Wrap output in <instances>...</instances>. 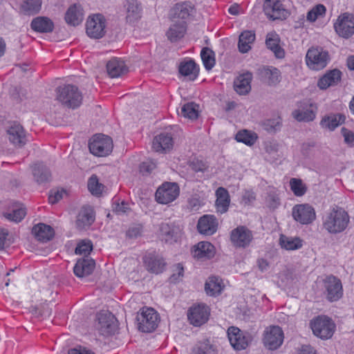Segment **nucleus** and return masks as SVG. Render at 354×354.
<instances>
[{
  "label": "nucleus",
  "mask_w": 354,
  "mask_h": 354,
  "mask_svg": "<svg viewBox=\"0 0 354 354\" xmlns=\"http://www.w3.org/2000/svg\"><path fill=\"white\" fill-rule=\"evenodd\" d=\"M349 223L348 212L339 206L333 207L323 219L324 227L331 234L343 232Z\"/></svg>",
  "instance_id": "obj_1"
},
{
  "label": "nucleus",
  "mask_w": 354,
  "mask_h": 354,
  "mask_svg": "<svg viewBox=\"0 0 354 354\" xmlns=\"http://www.w3.org/2000/svg\"><path fill=\"white\" fill-rule=\"evenodd\" d=\"M57 100L68 108L75 109L82 104V95L73 84H65L57 88Z\"/></svg>",
  "instance_id": "obj_2"
},
{
  "label": "nucleus",
  "mask_w": 354,
  "mask_h": 354,
  "mask_svg": "<svg viewBox=\"0 0 354 354\" xmlns=\"http://www.w3.org/2000/svg\"><path fill=\"white\" fill-rule=\"evenodd\" d=\"M330 60L328 52L322 47L310 48L306 55L307 66L312 70L319 71L324 68Z\"/></svg>",
  "instance_id": "obj_3"
},
{
  "label": "nucleus",
  "mask_w": 354,
  "mask_h": 354,
  "mask_svg": "<svg viewBox=\"0 0 354 354\" xmlns=\"http://www.w3.org/2000/svg\"><path fill=\"white\" fill-rule=\"evenodd\" d=\"M112 138L104 134H95L90 140L88 148L90 152L95 156L104 157L113 150Z\"/></svg>",
  "instance_id": "obj_4"
},
{
  "label": "nucleus",
  "mask_w": 354,
  "mask_h": 354,
  "mask_svg": "<svg viewBox=\"0 0 354 354\" xmlns=\"http://www.w3.org/2000/svg\"><path fill=\"white\" fill-rule=\"evenodd\" d=\"M138 329L143 333H151L158 326L160 318L157 312L151 308H142L136 317Z\"/></svg>",
  "instance_id": "obj_5"
},
{
  "label": "nucleus",
  "mask_w": 354,
  "mask_h": 354,
  "mask_svg": "<svg viewBox=\"0 0 354 354\" xmlns=\"http://www.w3.org/2000/svg\"><path fill=\"white\" fill-rule=\"evenodd\" d=\"M310 324L314 335L324 339L330 338L335 330L334 322L326 316L317 317Z\"/></svg>",
  "instance_id": "obj_6"
},
{
  "label": "nucleus",
  "mask_w": 354,
  "mask_h": 354,
  "mask_svg": "<svg viewBox=\"0 0 354 354\" xmlns=\"http://www.w3.org/2000/svg\"><path fill=\"white\" fill-rule=\"evenodd\" d=\"M334 29L340 37H351L354 35V15L348 12L339 15L334 23Z\"/></svg>",
  "instance_id": "obj_7"
},
{
  "label": "nucleus",
  "mask_w": 354,
  "mask_h": 354,
  "mask_svg": "<svg viewBox=\"0 0 354 354\" xmlns=\"http://www.w3.org/2000/svg\"><path fill=\"white\" fill-rule=\"evenodd\" d=\"M283 332L278 326L267 327L263 332V343L266 348L274 351L279 348L283 344Z\"/></svg>",
  "instance_id": "obj_8"
},
{
  "label": "nucleus",
  "mask_w": 354,
  "mask_h": 354,
  "mask_svg": "<svg viewBox=\"0 0 354 354\" xmlns=\"http://www.w3.org/2000/svg\"><path fill=\"white\" fill-rule=\"evenodd\" d=\"M324 293L330 302L339 300L343 295L341 281L335 276L329 275L323 279Z\"/></svg>",
  "instance_id": "obj_9"
},
{
  "label": "nucleus",
  "mask_w": 354,
  "mask_h": 354,
  "mask_svg": "<svg viewBox=\"0 0 354 354\" xmlns=\"http://www.w3.org/2000/svg\"><path fill=\"white\" fill-rule=\"evenodd\" d=\"M106 19L101 14L89 17L86 24V32L91 38L100 39L105 35Z\"/></svg>",
  "instance_id": "obj_10"
},
{
  "label": "nucleus",
  "mask_w": 354,
  "mask_h": 354,
  "mask_svg": "<svg viewBox=\"0 0 354 354\" xmlns=\"http://www.w3.org/2000/svg\"><path fill=\"white\" fill-rule=\"evenodd\" d=\"M195 13L196 9L192 1L178 3V38L185 34L187 24L192 19Z\"/></svg>",
  "instance_id": "obj_11"
},
{
  "label": "nucleus",
  "mask_w": 354,
  "mask_h": 354,
  "mask_svg": "<svg viewBox=\"0 0 354 354\" xmlns=\"http://www.w3.org/2000/svg\"><path fill=\"white\" fill-rule=\"evenodd\" d=\"M227 336L230 344L237 351L245 349L252 341V337L248 333L242 332L234 326H231L227 329Z\"/></svg>",
  "instance_id": "obj_12"
},
{
  "label": "nucleus",
  "mask_w": 354,
  "mask_h": 354,
  "mask_svg": "<svg viewBox=\"0 0 354 354\" xmlns=\"http://www.w3.org/2000/svg\"><path fill=\"white\" fill-rule=\"evenodd\" d=\"M253 239L252 232L246 227L240 225L230 232V241L235 248H245Z\"/></svg>",
  "instance_id": "obj_13"
},
{
  "label": "nucleus",
  "mask_w": 354,
  "mask_h": 354,
  "mask_svg": "<svg viewBox=\"0 0 354 354\" xmlns=\"http://www.w3.org/2000/svg\"><path fill=\"white\" fill-rule=\"evenodd\" d=\"M295 221L302 225L311 223L316 218L315 209L309 204L295 205L292 209Z\"/></svg>",
  "instance_id": "obj_14"
},
{
  "label": "nucleus",
  "mask_w": 354,
  "mask_h": 354,
  "mask_svg": "<svg viewBox=\"0 0 354 354\" xmlns=\"http://www.w3.org/2000/svg\"><path fill=\"white\" fill-rule=\"evenodd\" d=\"M210 315L207 306L198 304L191 307L187 312V317L189 323L194 326H201L205 324Z\"/></svg>",
  "instance_id": "obj_15"
},
{
  "label": "nucleus",
  "mask_w": 354,
  "mask_h": 354,
  "mask_svg": "<svg viewBox=\"0 0 354 354\" xmlns=\"http://www.w3.org/2000/svg\"><path fill=\"white\" fill-rule=\"evenodd\" d=\"M177 198V183L165 182L156 190V201L160 204H168Z\"/></svg>",
  "instance_id": "obj_16"
},
{
  "label": "nucleus",
  "mask_w": 354,
  "mask_h": 354,
  "mask_svg": "<svg viewBox=\"0 0 354 354\" xmlns=\"http://www.w3.org/2000/svg\"><path fill=\"white\" fill-rule=\"evenodd\" d=\"M263 10L267 17L273 20L286 19L289 14L282 0H266Z\"/></svg>",
  "instance_id": "obj_17"
},
{
  "label": "nucleus",
  "mask_w": 354,
  "mask_h": 354,
  "mask_svg": "<svg viewBox=\"0 0 354 354\" xmlns=\"http://www.w3.org/2000/svg\"><path fill=\"white\" fill-rule=\"evenodd\" d=\"M316 113L317 107L313 104L301 103L292 115L298 122H308L315 120Z\"/></svg>",
  "instance_id": "obj_18"
},
{
  "label": "nucleus",
  "mask_w": 354,
  "mask_h": 354,
  "mask_svg": "<svg viewBox=\"0 0 354 354\" xmlns=\"http://www.w3.org/2000/svg\"><path fill=\"white\" fill-rule=\"evenodd\" d=\"M98 330L104 335L113 333L116 328L114 316L108 312H102L97 315Z\"/></svg>",
  "instance_id": "obj_19"
},
{
  "label": "nucleus",
  "mask_w": 354,
  "mask_h": 354,
  "mask_svg": "<svg viewBox=\"0 0 354 354\" xmlns=\"http://www.w3.org/2000/svg\"><path fill=\"white\" fill-rule=\"evenodd\" d=\"M174 141L168 133H161L154 137L152 142V149L156 152L166 153L172 149Z\"/></svg>",
  "instance_id": "obj_20"
},
{
  "label": "nucleus",
  "mask_w": 354,
  "mask_h": 354,
  "mask_svg": "<svg viewBox=\"0 0 354 354\" xmlns=\"http://www.w3.org/2000/svg\"><path fill=\"white\" fill-rule=\"evenodd\" d=\"M32 174L37 184L48 183L52 179L50 169L42 162H38L31 165Z\"/></svg>",
  "instance_id": "obj_21"
},
{
  "label": "nucleus",
  "mask_w": 354,
  "mask_h": 354,
  "mask_svg": "<svg viewBox=\"0 0 354 354\" xmlns=\"http://www.w3.org/2000/svg\"><path fill=\"white\" fill-rule=\"evenodd\" d=\"M143 261L147 270L150 272L159 274L165 269L164 259L155 252L147 254L143 257Z\"/></svg>",
  "instance_id": "obj_22"
},
{
  "label": "nucleus",
  "mask_w": 354,
  "mask_h": 354,
  "mask_svg": "<svg viewBox=\"0 0 354 354\" xmlns=\"http://www.w3.org/2000/svg\"><path fill=\"white\" fill-rule=\"evenodd\" d=\"M218 222L214 215H204L198 221V232L205 235H212L217 230Z\"/></svg>",
  "instance_id": "obj_23"
},
{
  "label": "nucleus",
  "mask_w": 354,
  "mask_h": 354,
  "mask_svg": "<svg viewBox=\"0 0 354 354\" xmlns=\"http://www.w3.org/2000/svg\"><path fill=\"white\" fill-rule=\"evenodd\" d=\"M199 70V66L192 59L182 61L178 65V73L190 81H194L197 78Z\"/></svg>",
  "instance_id": "obj_24"
},
{
  "label": "nucleus",
  "mask_w": 354,
  "mask_h": 354,
  "mask_svg": "<svg viewBox=\"0 0 354 354\" xmlns=\"http://www.w3.org/2000/svg\"><path fill=\"white\" fill-rule=\"evenodd\" d=\"M95 266L93 259L89 258H82L77 260L74 268L73 272L75 276L80 278L90 275Z\"/></svg>",
  "instance_id": "obj_25"
},
{
  "label": "nucleus",
  "mask_w": 354,
  "mask_h": 354,
  "mask_svg": "<svg viewBox=\"0 0 354 354\" xmlns=\"http://www.w3.org/2000/svg\"><path fill=\"white\" fill-rule=\"evenodd\" d=\"M8 139L14 145L22 147L26 142L24 128L19 124H14L7 131Z\"/></svg>",
  "instance_id": "obj_26"
},
{
  "label": "nucleus",
  "mask_w": 354,
  "mask_h": 354,
  "mask_svg": "<svg viewBox=\"0 0 354 354\" xmlns=\"http://www.w3.org/2000/svg\"><path fill=\"white\" fill-rule=\"evenodd\" d=\"M192 253L198 259H210L215 254L214 246L209 242L201 241L194 246Z\"/></svg>",
  "instance_id": "obj_27"
},
{
  "label": "nucleus",
  "mask_w": 354,
  "mask_h": 354,
  "mask_svg": "<svg viewBox=\"0 0 354 354\" xmlns=\"http://www.w3.org/2000/svg\"><path fill=\"white\" fill-rule=\"evenodd\" d=\"M95 221L93 209L91 206H84L79 212L76 225L77 228L82 230L89 227Z\"/></svg>",
  "instance_id": "obj_28"
},
{
  "label": "nucleus",
  "mask_w": 354,
  "mask_h": 354,
  "mask_svg": "<svg viewBox=\"0 0 354 354\" xmlns=\"http://www.w3.org/2000/svg\"><path fill=\"white\" fill-rule=\"evenodd\" d=\"M216 196L215 206L216 212L221 214L227 212L230 204V197L228 191L225 188L220 187L216 191Z\"/></svg>",
  "instance_id": "obj_29"
},
{
  "label": "nucleus",
  "mask_w": 354,
  "mask_h": 354,
  "mask_svg": "<svg viewBox=\"0 0 354 354\" xmlns=\"http://www.w3.org/2000/svg\"><path fill=\"white\" fill-rule=\"evenodd\" d=\"M84 19L83 10L80 5L73 4L67 10L65 15L66 22L71 26H78Z\"/></svg>",
  "instance_id": "obj_30"
},
{
  "label": "nucleus",
  "mask_w": 354,
  "mask_h": 354,
  "mask_svg": "<svg viewBox=\"0 0 354 354\" xmlns=\"http://www.w3.org/2000/svg\"><path fill=\"white\" fill-rule=\"evenodd\" d=\"M31 28L37 32L48 33L53 31L54 23L46 17H37L30 23Z\"/></svg>",
  "instance_id": "obj_31"
},
{
  "label": "nucleus",
  "mask_w": 354,
  "mask_h": 354,
  "mask_svg": "<svg viewBox=\"0 0 354 354\" xmlns=\"http://www.w3.org/2000/svg\"><path fill=\"white\" fill-rule=\"evenodd\" d=\"M225 285L218 277H209L205 283V290L207 295L216 297L221 293Z\"/></svg>",
  "instance_id": "obj_32"
},
{
  "label": "nucleus",
  "mask_w": 354,
  "mask_h": 354,
  "mask_svg": "<svg viewBox=\"0 0 354 354\" xmlns=\"http://www.w3.org/2000/svg\"><path fill=\"white\" fill-rule=\"evenodd\" d=\"M106 70L109 75L112 78L118 77L128 71L124 62L115 57L112 58L107 62Z\"/></svg>",
  "instance_id": "obj_33"
},
{
  "label": "nucleus",
  "mask_w": 354,
  "mask_h": 354,
  "mask_svg": "<svg viewBox=\"0 0 354 354\" xmlns=\"http://www.w3.org/2000/svg\"><path fill=\"white\" fill-rule=\"evenodd\" d=\"M32 232L38 241L42 242H47L54 236L53 228L44 223L35 225L32 227Z\"/></svg>",
  "instance_id": "obj_34"
},
{
  "label": "nucleus",
  "mask_w": 354,
  "mask_h": 354,
  "mask_svg": "<svg viewBox=\"0 0 354 354\" xmlns=\"http://www.w3.org/2000/svg\"><path fill=\"white\" fill-rule=\"evenodd\" d=\"M252 76L250 73L240 75L234 82L235 91L239 95H245L251 89V80Z\"/></svg>",
  "instance_id": "obj_35"
},
{
  "label": "nucleus",
  "mask_w": 354,
  "mask_h": 354,
  "mask_svg": "<svg viewBox=\"0 0 354 354\" xmlns=\"http://www.w3.org/2000/svg\"><path fill=\"white\" fill-rule=\"evenodd\" d=\"M342 73L337 70L334 69L326 73L318 81L317 85L320 89H326L329 86L336 85L341 80Z\"/></svg>",
  "instance_id": "obj_36"
},
{
  "label": "nucleus",
  "mask_w": 354,
  "mask_h": 354,
  "mask_svg": "<svg viewBox=\"0 0 354 354\" xmlns=\"http://www.w3.org/2000/svg\"><path fill=\"white\" fill-rule=\"evenodd\" d=\"M160 236L165 243H174L177 241L176 225L174 222L163 223L160 225Z\"/></svg>",
  "instance_id": "obj_37"
},
{
  "label": "nucleus",
  "mask_w": 354,
  "mask_h": 354,
  "mask_svg": "<svg viewBox=\"0 0 354 354\" xmlns=\"http://www.w3.org/2000/svg\"><path fill=\"white\" fill-rule=\"evenodd\" d=\"M141 17V8L137 0H128L127 3L126 20L133 24Z\"/></svg>",
  "instance_id": "obj_38"
},
{
  "label": "nucleus",
  "mask_w": 354,
  "mask_h": 354,
  "mask_svg": "<svg viewBox=\"0 0 354 354\" xmlns=\"http://www.w3.org/2000/svg\"><path fill=\"white\" fill-rule=\"evenodd\" d=\"M193 351L194 354H218L216 345L208 339L198 341L194 346Z\"/></svg>",
  "instance_id": "obj_39"
},
{
  "label": "nucleus",
  "mask_w": 354,
  "mask_h": 354,
  "mask_svg": "<svg viewBox=\"0 0 354 354\" xmlns=\"http://www.w3.org/2000/svg\"><path fill=\"white\" fill-rule=\"evenodd\" d=\"M266 44L277 58H283L285 53L279 46V37L275 32H270L267 35Z\"/></svg>",
  "instance_id": "obj_40"
},
{
  "label": "nucleus",
  "mask_w": 354,
  "mask_h": 354,
  "mask_svg": "<svg viewBox=\"0 0 354 354\" xmlns=\"http://www.w3.org/2000/svg\"><path fill=\"white\" fill-rule=\"evenodd\" d=\"M255 40V34L252 30L243 31L239 36L238 48L241 53H245L251 48V44Z\"/></svg>",
  "instance_id": "obj_41"
},
{
  "label": "nucleus",
  "mask_w": 354,
  "mask_h": 354,
  "mask_svg": "<svg viewBox=\"0 0 354 354\" xmlns=\"http://www.w3.org/2000/svg\"><path fill=\"white\" fill-rule=\"evenodd\" d=\"M25 207L20 203H13L10 212L3 213V216L10 221L15 223L20 222L26 216Z\"/></svg>",
  "instance_id": "obj_42"
},
{
  "label": "nucleus",
  "mask_w": 354,
  "mask_h": 354,
  "mask_svg": "<svg viewBox=\"0 0 354 354\" xmlns=\"http://www.w3.org/2000/svg\"><path fill=\"white\" fill-rule=\"evenodd\" d=\"M345 117L342 114H332L322 118L320 125L322 128L333 131L344 122Z\"/></svg>",
  "instance_id": "obj_43"
},
{
  "label": "nucleus",
  "mask_w": 354,
  "mask_h": 354,
  "mask_svg": "<svg viewBox=\"0 0 354 354\" xmlns=\"http://www.w3.org/2000/svg\"><path fill=\"white\" fill-rule=\"evenodd\" d=\"M281 247L286 250H296L303 245V241L299 237H291L281 234L279 239Z\"/></svg>",
  "instance_id": "obj_44"
},
{
  "label": "nucleus",
  "mask_w": 354,
  "mask_h": 354,
  "mask_svg": "<svg viewBox=\"0 0 354 354\" xmlns=\"http://www.w3.org/2000/svg\"><path fill=\"white\" fill-rule=\"evenodd\" d=\"M41 4V0H24L21 3L20 10L24 15H36L39 12Z\"/></svg>",
  "instance_id": "obj_45"
},
{
  "label": "nucleus",
  "mask_w": 354,
  "mask_h": 354,
  "mask_svg": "<svg viewBox=\"0 0 354 354\" xmlns=\"http://www.w3.org/2000/svg\"><path fill=\"white\" fill-rule=\"evenodd\" d=\"M261 77L270 84H276L280 81V71L275 67L266 66L261 71Z\"/></svg>",
  "instance_id": "obj_46"
},
{
  "label": "nucleus",
  "mask_w": 354,
  "mask_h": 354,
  "mask_svg": "<svg viewBox=\"0 0 354 354\" xmlns=\"http://www.w3.org/2000/svg\"><path fill=\"white\" fill-rule=\"evenodd\" d=\"M201 57L203 66L207 71H210L216 64L214 52L209 48L205 47L201 50Z\"/></svg>",
  "instance_id": "obj_47"
},
{
  "label": "nucleus",
  "mask_w": 354,
  "mask_h": 354,
  "mask_svg": "<svg viewBox=\"0 0 354 354\" xmlns=\"http://www.w3.org/2000/svg\"><path fill=\"white\" fill-rule=\"evenodd\" d=\"M181 111L185 118L195 120L198 118L199 105L194 102L187 103L183 105Z\"/></svg>",
  "instance_id": "obj_48"
},
{
  "label": "nucleus",
  "mask_w": 354,
  "mask_h": 354,
  "mask_svg": "<svg viewBox=\"0 0 354 354\" xmlns=\"http://www.w3.org/2000/svg\"><path fill=\"white\" fill-rule=\"evenodd\" d=\"M235 138L237 142L252 146L257 141V136L254 132L248 130H242L236 133Z\"/></svg>",
  "instance_id": "obj_49"
},
{
  "label": "nucleus",
  "mask_w": 354,
  "mask_h": 354,
  "mask_svg": "<svg viewBox=\"0 0 354 354\" xmlns=\"http://www.w3.org/2000/svg\"><path fill=\"white\" fill-rule=\"evenodd\" d=\"M290 187L296 196H302L307 191L306 185L299 178H291L290 180Z\"/></svg>",
  "instance_id": "obj_50"
},
{
  "label": "nucleus",
  "mask_w": 354,
  "mask_h": 354,
  "mask_svg": "<svg viewBox=\"0 0 354 354\" xmlns=\"http://www.w3.org/2000/svg\"><path fill=\"white\" fill-rule=\"evenodd\" d=\"M263 127L267 131L274 133L281 129V119L279 116L274 118L268 119L263 122Z\"/></svg>",
  "instance_id": "obj_51"
},
{
  "label": "nucleus",
  "mask_w": 354,
  "mask_h": 354,
  "mask_svg": "<svg viewBox=\"0 0 354 354\" xmlns=\"http://www.w3.org/2000/svg\"><path fill=\"white\" fill-rule=\"evenodd\" d=\"M326 8L322 4H318L313 7L307 13V20L311 22L316 21L320 17H323L326 13Z\"/></svg>",
  "instance_id": "obj_52"
},
{
  "label": "nucleus",
  "mask_w": 354,
  "mask_h": 354,
  "mask_svg": "<svg viewBox=\"0 0 354 354\" xmlns=\"http://www.w3.org/2000/svg\"><path fill=\"white\" fill-rule=\"evenodd\" d=\"M88 189L92 194L98 196L102 192L103 185L99 183L96 175H92L88 181Z\"/></svg>",
  "instance_id": "obj_53"
},
{
  "label": "nucleus",
  "mask_w": 354,
  "mask_h": 354,
  "mask_svg": "<svg viewBox=\"0 0 354 354\" xmlns=\"http://www.w3.org/2000/svg\"><path fill=\"white\" fill-rule=\"evenodd\" d=\"M92 250V242L89 240H83L77 244L75 248V254L87 257Z\"/></svg>",
  "instance_id": "obj_54"
},
{
  "label": "nucleus",
  "mask_w": 354,
  "mask_h": 354,
  "mask_svg": "<svg viewBox=\"0 0 354 354\" xmlns=\"http://www.w3.org/2000/svg\"><path fill=\"white\" fill-rule=\"evenodd\" d=\"M266 203L269 207L272 209H275L280 205V199L276 190H271L268 193Z\"/></svg>",
  "instance_id": "obj_55"
},
{
  "label": "nucleus",
  "mask_w": 354,
  "mask_h": 354,
  "mask_svg": "<svg viewBox=\"0 0 354 354\" xmlns=\"http://www.w3.org/2000/svg\"><path fill=\"white\" fill-rule=\"evenodd\" d=\"M156 168V162L153 160H147L140 165V172L143 176L150 174Z\"/></svg>",
  "instance_id": "obj_56"
},
{
  "label": "nucleus",
  "mask_w": 354,
  "mask_h": 354,
  "mask_svg": "<svg viewBox=\"0 0 354 354\" xmlns=\"http://www.w3.org/2000/svg\"><path fill=\"white\" fill-rule=\"evenodd\" d=\"M113 209L117 214L123 215L127 213L129 210V207L128 203L124 201H122L120 203H114Z\"/></svg>",
  "instance_id": "obj_57"
},
{
  "label": "nucleus",
  "mask_w": 354,
  "mask_h": 354,
  "mask_svg": "<svg viewBox=\"0 0 354 354\" xmlns=\"http://www.w3.org/2000/svg\"><path fill=\"white\" fill-rule=\"evenodd\" d=\"M341 132L344 137L345 143H346L348 145H349L351 147L353 146L354 145V133L351 131H350L344 127L342 128Z\"/></svg>",
  "instance_id": "obj_58"
},
{
  "label": "nucleus",
  "mask_w": 354,
  "mask_h": 354,
  "mask_svg": "<svg viewBox=\"0 0 354 354\" xmlns=\"http://www.w3.org/2000/svg\"><path fill=\"white\" fill-rule=\"evenodd\" d=\"M189 167L195 172H204L207 169L206 165L199 160H194L189 163Z\"/></svg>",
  "instance_id": "obj_59"
},
{
  "label": "nucleus",
  "mask_w": 354,
  "mask_h": 354,
  "mask_svg": "<svg viewBox=\"0 0 354 354\" xmlns=\"http://www.w3.org/2000/svg\"><path fill=\"white\" fill-rule=\"evenodd\" d=\"M9 234L8 230L6 229H0V250L4 248L5 246H9L11 242L8 238Z\"/></svg>",
  "instance_id": "obj_60"
},
{
  "label": "nucleus",
  "mask_w": 354,
  "mask_h": 354,
  "mask_svg": "<svg viewBox=\"0 0 354 354\" xmlns=\"http://www.w3.org/2000/svg\"><path fill=\"white\" fill-rule=\"evenodd\" d=\"M167 37L171 42L177 41V24H174L167 32Z\"/></svg>",
  "instance_id": "obj_61"
},
{
  "label": "nucleus",
  "mask_w": 354,
  "mask_h": 354,
  "mask_svg": "<svg viewBox=\"0 0 354 354\" xmlns=\"http://www.w3.org/2000/svg\"><path fill=\"white\" fill-rule=\"evenodd\" d=\"M202 203L198 198H192L188 201V207L192 211H197L201 207Z\"/></svg>",
  "instance_id": "obj_62"
},
{
  "label": "nucleus",
  "mask_w": 354,
  "mask_h": 354,
  "mask_svg": "<svg viewBox=\"0 0 354 354\" xmlns=\"http://www.w3.org/2000/svg\"><path fill=\"white\" fill-rule=\"evenodd\" d=\"M68 354H95L93 351L87 350L86 348L79 346L68 350Z\"/></svg>",
  "instance_id": "obj_63"
},
{
  "label": "nucleus",
  "mask_w": 354,
  "mask_h": 354,
  "mask_svg": "<svg viewBox=\"0 0 354 354\" xmlns=\"http://www.w3.org/2000/svg\"><path fill=\"white\" fill-rule=\"evenodd\" d=\"M65 193L64 190L56 191L54 194H51L49 196L48 200L49 202L52 204L57 203L60 199L62 198L63 194Z\"/></svg>",
  "instance_id": "obj_64"
}]
</instances>
